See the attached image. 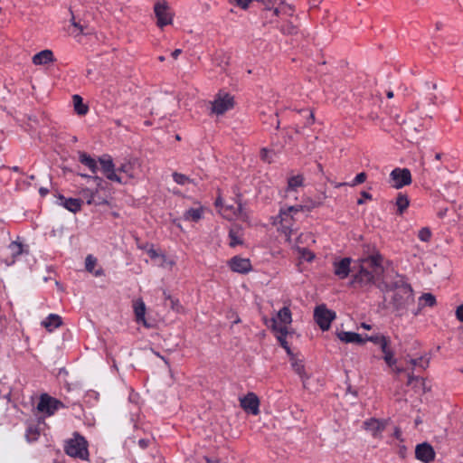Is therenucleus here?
<instances>
[{"label":"nucleus","mask_w":463,"mask_h":463,"mask_svg":"<svg viewBox=\"0 0 463 463\" xmlns=\"http://www.w3.org/2000/svg\"><path fill=\"white\" fill-rule=\"evenodd\" d=\"M382 260V256L378 253L362 259L358 270L353 275L351 284L360 288L376 285L383 291L396 290L393 302L397 309L412 302V288L402 277L397 276V279L392 284L380 281L383 273Z\"/></svg>","instance_id":"nucleus-1"},{"label":"nucleus","mask_w":463,"mask_h":463,"mask_svg":"<svg viewBox=\"0 0 463 463\" xmlns=\"http://www.w3.org/2000/svg\"><path fill=\"white\" fill-rule=\"evenodd\" d=\"M238 200L234 204H223L221 197H218L215 200V206L218 208L219 213L226 219L232 220H240L246 223H248V213L246 210L243 208L242 203L241 202V195H237Z\"/></svg>","instance_id":"nucleus-2"},{"label":"nucleus","mask_w":463,"mask_h":463,"mask_svg":"<svg viewBox=\"0 0 463 463\" xmlns=\"http://www.w3.org/2000/svg\"><path fill=\"white\" fill-rule=\"evenodd\" d=\"M64 449L70 457L82 460H87L89 458L88 442L78 433H74L73 438L66 441Z\"/></svg>","instance_id":"nucleus-3"},{"label":"nucleus","mask_w":463,"mask_h":463,"mask_svg":"<svg viewBox=\"0 0 463 463\" xmlns=\"http://www.w3.org/2000/svg\"><path fill=\"white\" fill-rule=\"evenodd\" d=\"M64 407L65 405L61 401L47 393H43L40 396V400L37 404V410L47 416L53 415L58 410Z\"/></svg>","instance_id":"nucleus-4"},{"label":"nucleus","mask_w":463,"mask_h":463,"mask_svg":"<svg viewBox=\"0 0 463 463\" xmlns=\"http://www.w3.org/2000/svg\"><path fill=\"white\" fill-rule=\"evenodd\" d=\"M234 107V99L229 93L217 94L212 103V112L216 115H222Z\"/></svg>","instance_id":"nucleus-5"},{"label":"nucleus","mask_w":463,"mask_h":463,"mask_svg":"<svg viewBox=\"0 0 463 463\" xmlns=\"http://www.w3.org/2000/svg\"><path fill=\"white\" fill-rule=\"evenodd\" d=\"M390 183L393 188L400 189L411 184V174L408 168H394L390 174Z\"/></svg>","instance_id":"nucleus-6"},{"label":"nucleus","mask_w":463,"mask_h":463,"mask_svg":"<svg viewBox=\"0 0 463 463\" xmlns=\"http://www.w3.org/2000/svg\"><path fill=\"white\" fill-rule=\"evenodd\" d=\"M335 317V313L327 309L325 305L318 306L315 308L314 318L323 331L329 329L331 322Z\"/></svg>","instance_id":"nucleus-7"},{"label":"nucleus","mask_w":463,"mask_h":463,"mask_svg":"<svg viewBox=\"0 0 463 463\" xmlns=\"http://www.w3.org/2000/svg\"><path fill=\"white\" fill-rule=\"evenodd\" d=\"M99 162L103 175L109 180L122 184V179L118 175H117L115 165L109 155H103L102 156H99Z\"/></svg>","instance_id":"nucleus-8"},{"label":"nucleus","mask_w":463,"mask_h":463,"mask_svg":"<svg viewBox=\"0 0 463 463\" xmlns=\"http://www.w3.org/2000/svg\"><path fill=\"white\" fill-rule=\"evenodd\" d=\"M154 12L157 19L156 24L160 28L172 24L173 16L169 12V8L165 1L157 2L155 5Z\"/></svg>","instance_id":"nucleus-9"},{"label":"nucleus","mask_w":463,"mask_h":463,"mask_svg":"<svg viewBox=\"0 0 463 463\" xmlns=\"http://www.w3.org/2000/svg\"><path fill=\"white\" fill-rule=\"evenodd\" d=\"M436 452L428 442L418 444L415 448V458L423 462L430 463L435 459Z\"/></svg>","instance_id":"nucleus-10"},{"label":"nucleus","mask_w":463,"mask_h":463,"mask_svg":"<svg viewBox=\"0 0 463 463\" xmlns=\"http://www.w3.org/2000/svg\"><path fill=\"white\" fill-rule=\"evenodd\" d=\"M351 258L335 260L333 262L334 274L340 279H346L351 272Z\"/></svg>","instance_id":"nucleus-11"},{"label":"nucleus","mask_w":463,"mask_h":463,"mask_svg":"<svg viewBox=\"0 0 463 463\" xmlns=\"http://www.w3.org/2000/svg\"><path fill=\"white\" fill-rule=\"evenodd\" d=\"M228 265L233 272L241 274H247L252 269L250 260L246 258H241L240 256L232 257L229 260Z\"/></svg>","instance_id":"nucleus-12"},{"label":"nucleus","mask_w":463,"mask_h":463,"mask_svg":"<svg viewBox=\"0 0 463 463\" xmlns=\"http://www.w3.org/2000/svg\"><path fill=\"white\" fill-rule=\"evenodd\" d=\"M241 408L251 413L252 415H258L260 413V400L258 396L253 392H249L243 398L241 399Z\"/></svg>","instance_id":"nucleus-13"},{"label":"nucleus","mask_w":463,"mask_h":463,"mask_svg":"<svg viewBox=\"0 0 463 463\" xmlns=\"http://www.w3.org/2000/svg\"><path fill=\"white\" fill-rule=\"evenodd\" d=\"M146 252L152 260H157L156 264L161 268L171 269L175 265V260L174 259L168 258L165 254L159 253L154 249L153 245H151V247L146 250Z\"/></svg>","instance_id":"nucleus-14"},{"label":"nucleus","mask_w":463,"mask_h":463,"mask_svg":"<svg viewBox=\"0 0 463 463\" xmlns=\"http://www.w3.org/2000/svg\"><path fill=\"white\" fill-rule=\"evenodd\" d=\"M8 250L12 256V259L10 260H6L7 265H12L14 263V259L18 257L19 255L23 253L28 252V245L24 244L23 241L20 240V237H17L15 241H13L8 245Z\"/></svg>","instance_id":"nucleus-15"},{"label":"nucleus","mask_w":463,"mask_h":463,"mask_svg":"<svg viewBox=\"0 0 463 463\" xmlns=\"http://www.w3.org/2000/svg\"><path fill=\"white\" fill-rule=\"evenodd\" d=\"M272 328L277 332V339L280 345L286 350L288 354H292L291 349L286 340L288 335V328L286 326H278V320L272 319Z\"/></svg>","instance_id":"nucleus-16"},{"label":"nucleus","mask_w":463,"mask_h":463,"mask_svg":"<svg viewBox=\"0 0 463 463\" xmlns=\"http://www.w3.org/2000/svg\"><path fill=\"white\" fill-rule=\"evenodd\" d=\"M310 234L311 233H300L299 237L297 240L296 246V250L299 255V258L308 262H311L315 259V254L307 248L300 246L299 243L302 241L304 236L308 237Z\"/></svg>","instance_id":"nucleus-17"},{"label":"nucleus","mask_w":463,"mask_h":463,"mask_svg":"<svg viewBox=\"0 0 463 463\" xmlns=\"http://www.w3.org/2000/svg\"><path fill=\"white\" fill-rule=\"evenodd\" d=\"M54 61L53 52L51 50H43L33 56V63L35 65H44Z\"/></svg>","instance_id":"nucleus-18"},{"label":"nucleus","mask_w":463,"mask_h":463,"mask_svg":"<svg viewBox=\"0 0 463 463\" xmlns=\"http://www.w3.org/2000/svg\"><path fill=\"white\" fill-rule=\"evenodd\" d=\"M364 429L372 433L373 437H378L384 430V423L376 419H370L364 421Z\"/></svg>","instance_id":"nucleus-19"},{"label":"nucleus","mask_w":463,"mask_h":463,"mask_svg":"<svg viewBox=\"0 0 463 463\" xmlns=\"http://www.w3.org/2000/svg\"><path fill=\"white\" fill-rule=\"evenodd\" d=\"M61 203L71 213H77L81 208V199L79 198H66L63 195L59 196Z\"/></svg>","instance_id":"nucleus-20"},{"label":"nucleus","mask_w":463,"mask_h":463,"mask_svg":"<svg viewBox=\"0 0 463 463\" xmlns=\"http://www.w3.org/2000/svg\"><path fill=\"white\" fill-rule=\"evenodd\" d=\"M134 313L136 317V321L137 323H142L144 326H146V305L142 299L135 300L133 303Z\"/></svg>","instance_id":"nucleus-21"},{"label":"nucleus","mask_w":463,"mask_h":463,"mask_svg":"<svg viewBox=\"0 0 463 463\" xmlns=\"http://www.w3.org/2000/svg\"><path fill=\"white\" fill-rule=\"evenodd\" d=\"M338 338L345 343H356L358 345H364L365 340L361 336V335L354 332H346L342 331L338 333Z\"/></svg>","instance_id":"nucleus-22"},{"label":"nucleus","mask_w":463,"mask_h":463,"mask_svg":"<svg viewBox=\"0 0 463 463\" xmlns=\"http://www.w3.org/2000/svg\"><path fill=\"white\" fill-rule=\"evenodd\" d=\"M61 324V317L56 314H50L44 320L42 321V326L45 327L49 332H52Z\"/></svg>","instance_id":"nucleus-23"},{"label":"nucleus","mask_w":463,"mask_h":463,"mask_svg":"<svg viewBox=\"0 0 463 463\" xmlns=\"http://www.w3.org/2000/svg\"><path fill=\"white\" fill-rule=\"evenodd\" d=\"M79 161L86 165L92 174H97L99 166L97 161L86 152H79Z\"/></svg>","instance_id":"nucleus-24"},{"label":"nucleus","mask_w":463,"mask_h":463,"mask_svg":"<svg viewBox=\"0 0 463 463\" xmlns=\"http://www.w3.org/2000/svg\"><path fill=\"white\" fill-rule=\"evenodd\" d=\"M327 194L326 191L321 192L319 194H317L315 198L311 199L308 198L307 201H305L306 203V212H310L315 208H317L321 205H323L324 201L327 198Z\"/></svg>","instance_id":"nucleus-25"},{"label":"nucleus","mask_w":463,"mask_h":463,"mask_svg":"<svg viewBox=\"0 0 463 463\" xmlns=\"http://www.w3.org/2000/svg\"><path fill=\"white\" fill-rule=\"evenodd\" d=\"M277 219H279V222L283 229H287L288 232H293V229L291 228V221L294 219L292 218V214L288 213L287 207L280 208Z\"/></svg>","instance_id":"nucleus-26"},{"label":"nucleus","mask_w":463,"mask_h":463,"mask_svg":"<svg viewBox=\"0 0 463 463\" xmlns=\"http://www.w3.org/2000/svg\"><path fill=\"white\" fill-rule=\"evenodd\" d=\"M290 362H291V366H292L294 372L298 375H299V377L302 380L308 378L306 374L305 365H304V363L302 360L297 359L296 356L292 354H290Z\"/></svg>","instance_id":"nucleus-27"},{"label":"nucleus","mask_w":463,"mask_h":463,"mask_svg":"<svg viewBox=\"0 0 463 463\" xmlns=\"http://www.w3.org/2000/svg\"><path fill=\"white\" fill-rule=\"evenodd\" d=\"M278 320L281 325L278 326H286L292 322V314L288 307H283L277 314Z\"/></svg>","instance_id":"nucleus-28"},{"label":"nucleus","mask_w":463,"mask_h":463,"mask_svg":"<svg viewBox=\"0 0 463 463\" xmlns=\"http://www.w3.org/2000/svg\"><path fill=\"white\" fill-rule=\"evenodd\" d=\"M72 100H73L74 110L76 111V113L78 115L84 116L88 113L89 107L83 103V99L80 95H78V94L73 95Z\"/></svg>","instance_id":"nucleus-29"},{"label":"nucleus","mask_w":463,"mask_h":463,"mask_svg":"<svg viewBox=\"0 0 463 463\" xmlns=\"http://www.w3.org/2000/svg\"><path fill=\"white\" fill-rule=\"evenodd\" d=\"M261 121L264 125H268L269 127H274L276 130H278L280 126V121L279 119L278 112H275L269 116L266 113H262L261 114Z\"/></svg>","instance_id":"nucleus-30"},{"label":"nucleus","mask_w":463,"mask_h":463,"mask_svg":"<svg viewBox=\"0 0 463 463\" xmlns=\"http://www.w3.org/2000/svg\"><path fill=\"white\" fill-rule=\"evenodd\" d=\"M203 216V208H190L184 213V219L185 221L198 222Z\"/></svg>","instance_id":"nucleus-31"},{"label":"nucleus","mask_w":463,"mask_h":463,"mask_svg":"<svg viewBox=\"0 0 463 463\" xmlns=\"http://www.w3.org/2000/svg\"><path fill=\"white\" fill-rule=\"evenodd\" d=\"M304 184V176L302 175H297L290 176L288 179L287 191H295L298 187H301Z\"/></svg>","instance_id":"nucleus-32"},{"label":"nucleus","mask_w":463,"mask_h":463,"mask_svg":"<svg viewBox=\"0 0 463 463\" xmlns=\"http://www.w3.org/2000/svg\"><path fill=\"white\" fill-rule=\"evenodd\" d=\"M436 298L431 293H424L419 298V306L420 307H434L436 305Z\"/></svg>","instance_id":"nucleus-33"},{"label":"nucleus","mask_w":463,"mask_h":463,"mask_svg":"<svg viewBox=\"0 0 463 463\" xmlns=\"http://www.w3.org/2000/svg\"><path fill=\"white\" fill-rule=\"evenodd\" d=\"M102 188V185L101 186H97L96 185V189L93 190V194H92V204L93 205H105V204H108V199H107V196L106 195H102L100 194L99 193V189Z\"/></svg>","instance_id":"nucleus-34"},{"label":"nucleus","mask_w":463,"mask_h":463,"mask_svg":"<svg viewBox=\"0 0 463 463\" xmlns=\"http://www.w3.org/2000/svg\"><path fill=\"white\" fill-rule=\"evenodd\" d=\"M409 364L411 365V369L413 371L416 367L426 369L429 366L430 360L428 358H425L423 356L419 358H413L409 361Z\"/></svg>","instance_id":"nucleus-35"},{"label":"nucleus","mask_w":463,"mask_h":463,"mask_svg":"<svg viewBox=\"0 0 463 463\" xmlns=\"http://www.w3.org/2000/svg\"><path fill=\"white\" fill-rule=\"evenodd\" d=\"M409 199L406 194L402 193L398 194L396 198V206L399 213H402L409 206Z\"/></svg>","instance_id":"nucleus-36"},{"label":"nucleus","mask_w":463,"mask_h":463,"mask_svg":"<svg viewBox=\"0 0 463 463\" xmlns=\"http://www.w3.org/2000/svg\"><path fill=\"white\" fill-rule=\"evenodd\" d=\"M25 437L27 441H36L40 437V430L36 426H29L26 430Z\"/></svg>","instance_id":"nucleus-37"},{"label":"nucleus","mask_w":463,"mask_h":463,"mask_svg":"<svg viewBox=\"0 0 463 463\" xmlns=\"http://www.w3.org/2000/svg\"><path fill=\"white\" fill-rule=\"evenodd\" d=\"M92 194L93 190L90 188H82L80 192V195L81 199V203L83 202H86L87 204L91 205L92 204Z\"/></svg>","instance_id":"nucleus-38"},{"label":"nucleus","mask_w":463,"mask_h":463,"mask_svg":"<svg viewBox=\"0 0 463 463\" xmlns=\"http://www.w3.org/2000/svg\"><path fill=\"white\" fill-rule=\"evenodd\" d=\"M305 206L306 203L288 206L287 211L288 213L292 214V218L295 219L300 213H307Z\"/></svg>","instance_id":"nucleus-39"},{"label":"nucleus","mask_w":463,"mask_h":463,"mask_svg":"<svg viewBox=\"0 0 463 463\" xmlns=\"http://www.w3.org/2000/svg\"><path fill=\"white\" fill-rule=\"evenodd\" d=\"M243 243L242 233H229V245L232 248Z\"/></svg>","instance_id":"nucleus-40"},{"label":"nucleus","mask_w":463,"mask_h":463,"mask_svg":"<svg viewBox=\"0 0 463 463\" xmlns=\"http://www.w3.org/2000/svg\"><path fill=\"white\" fill-rule=\"evenodd\" d=\"M116 171L118 173H124L128 177H133V165L130 162L121 164Z\"/></svg>","instance_id":"nucleus-41"},{"label":"nucleus","mask_w":463,"mask_h":463,"mask_svg":"<svg viewBox=\"0 0 463 463\" xmlns=\"http://www.w3.org/2000/svg\"><path fill=\"white\" fill-rule=\"evenodd\" d=\"M279 30L283 34L288 35H293L298 33V28L291 22H288L286 24H283Z\"/></svg>","instance_id":"nucleus-42"},{"label":"nucleus","mask_w":463,"mask_h":463,"mask_svg":"<svg viewBox=\"0 0 463 463\" xmlns=\"http://www.w3.org/2000/svg\"><path fill=\"white\" fill-rule=\"evenodd\" d=\"M253 1L254 0H227L229 4L235 5L242 10H247Z\"/></svg>","instance_id":"nucleus-43"},{"label":"nucleus","mask_w":463,"mask_h":463,"mask_svg":"<svg viewBox=\"0 0 463 463\" xmlns=\"http://www.w3.org/2000/svg\"><path fill=\"white\" fill-rule=\"evenodd\" d=\"M172 176H173L174 181L176 184H181V185H184L185 184L191 182V179L184 174L175 172V173H173Z\"/></svg>","instance_id":"nucleus-44"},{"label":"nucleus","mask_w":463,"mask_h":463,"mask_svg":"<svg viewBox=\"0 0 463 463\" xmlns=\"http://www.w3.org/2000/svg\"><path fill=\"white\" fill-rule=\"evenodd\" d=\"M383 358L386 364L391 368H392L397 363V360L394 357V353L392 350L390 352H385V354H383Z\"/></svg>","instance_id":"nucleus-45"},{"label":"nucleus","mask_w":463,"mask_h":463,"mask_svg":"<svg viewBox=\"0 0 463 463\" xmlns=\"http://www.w3.org/2000/svg\"><path fill=\"white\" fill-rule=\"evenodd\" d=\"M97 260L92 255H88L85 260V268L89 272H93Z\"/></svg>","instance_id":"nucleus-46"},{"label":"nucleus","mask_w":463,"mask_h":463,"mask_svg":"<svg viewBox=\"0 0 463 463\" xmlns=\"http://www.w3.org/2000/svg\"><path fill=\"white\" fill-rule=\"evenodd\" d=\"M387 336L380 334L372 335H366L365 338H364L365 341H369L373 343L374 345H380L383 339H385Z\"/></svg>","instance_id":"nucleus-47"},{"label":"nucleus","mask_w":463,"mask_h":463,"mask_svg":"<svg viewBox=\"0 0 463 463\" xmlns=\"http://www.w3.org/2000/svg\"><path fill=\"white\" fill-rule=\"evenodd\" d=\"M366 177H367L366 174L364 172H361L356 175V176L354 178L352 183L349 184V185L355 186L359 184H362L366 180Z\"/></svg>","instance_id":"nucleus-48"},{"label":"nucleus","mask_w":463,"mask_h":463,"mask_svg":"<svg viewBox=\"0 0 463 463\" xmlns=\"http://www.w3.org/2000/svg\"><path fill=\"white\" fill-rule=\"evenodd\" d=\"M390 345H391V339L389 336H387L385 339H383V341L379 345L380 348H381V351L383 352V354H385V352H390L392 351L391 347H390Z\"/></svg>","instance_id":"nucleus-49"},{"label":"nucleus","mask_w":463,"mask_h":463,"mask_svg":"<svg viewBox=\"0 0 463 463\" xmlns=\"http://www.w3.org/2000/svg\"><path fill=\"white\" fill-rule=\"evenodd\" d=\"M80 175L83 178L93 180L97 186H101L103 184V179L98 175H89L86 174H80Z\"/></svg>","instance_id":"nucleus-50"},{"label":"nucleus","mask_w":463,"mask_h":463,"mask_svg":"<svg viewBox=\"0 0 463 463\" xmlns=\"http://www.w3.org/2000/svg\"><path fill=\"white\" fill-rule=\"evenodd\" d=\"M270 12H271V17H270L269 22L272 23L273 17H278L280 14H282V9L279 6L274 5Z\"/></svg>","instance_id":"nucleus-51"},{"label":"nucleus","mask_w":463,"mask_h":463,"mask_svg":"<svg viewBox=\"0 0 463 463\" xmlns=\"http://www.w3.org/2000/svg\"><path fill=\"white\" fill-rule=\"evenodd\" d=\"M361 195H362V198L357 200V204H363L364 203V199H366V200H372L373 199L372 194L370 193L366 192V191H363L361 193Z\"/></svg>","instance_id":"nucleus-52"},{"label":"nucleus","mask_w":463,"mask_h":463,"mask_svg":"<svg viewBox=\"0 0 463 463\" xmlns=\"http://www.w3.org/2000/svg\"><path fill=\"white\" fill-rule=\"evenodd\" d=\"M455 315H456L457 319H458L459 322L463 323V304H462V305H459V306L456 308Z\"/></svg>","instance_id":"nucleus-53"},{"label":"nucleus","mask_w":463,"mask_h":463,"mask_svg":"<svg viewBox=\"0 0 463 463\" xmlns=\"http://www.w3.org/2000/svg\"><path fill=\"white\" fill-rule=\"evenodd\" d=\"M163 294H164V297H165V300H169L170 301L172 308H175V303L178 302V300L173 298L165 290H164Z\"/></svg>","instance_id":"nucleus-54"},{"label":"nucleus","mask_w":463,"mask_h":463,"mask_svg":"<svg viewBox=\"0 0 463 463\" xmlns=\"http://www.w3.org/2000/svg\"><path fill=\"white\" fill-rule=\"evenodd\" d=\"M281 9H282L283 14L289 15V16H291L293 14V9L290 5H285L283 4V6L281 7Z\"/></svg>","instance_id":"nucleus-55"},{"label":"nucleus","mask_w":463,"mask_h":463,"mask_svg":"<svg viewBox=\"0 0 463 463\" xmlns=\"http://www.w3.org/2000/svg\"><path fill=\"white\" fill-rule=\"evenodd\" d=\"M150 440L147 439H140L138 440V445L141 449H146L149 446Z\"/></svg>","instance_id":"nucleus-56"},{"label":"nucleus","mask_w":463,"mask_h":463,"mask_svg":"<svg viewBox=\"0 0 463 463\" xmlns=\"http://www.w3.org/2000/svg\"><path fill=\"white\" fill-rule=\"evenodd\" d=\"M432 233H418L419 238L422 241H429L431 238Z\"/></svg>","instance_id":"nucleus-57"},{"label":"nucleus","mask_w":463,"mask_h":463,"mask_svg":"<svg viewBox=\"0 0 463 463\" xmlns=\"http://www.w3.org/2000/svg\"><path fill=\"white\" fill-rule=\"evenodd\" d=\"M419 378L416 377L414 374H413V372L411 371V373H408V385L411 384L413 383V381L415 380H418Z\"/></svg>","instance_id":"nucleus-58"},{"label":"nucleus","mask_w":463,"mask_h":463,"mask_svg":"<svg viewBox=\"0 0 463 463\" xmlns=\"http://www.w3.org/2000/svg\"><path fill=\"white\" fill-rule=\"evenodd\" d=\"M314 123V114L312 111H308V118L307 120L306 126H310Z\"/></svg>","instance_id":"nucleus-59"},{"label":"nucleus","mask_w":463,"mask_h":463,"mask_svg":"<svg viewBox=\"0 0 463 463\" xmlns=\"http://www.w3.org/2000/svg\"><path fill=\"white\" fill-rule=\"evenodd\" d=\"M72 25H73L74 27L79 28L80 33L81 34H87V33H86V32L84 31L83 26H82V25H80V24L76 23L74 20L72 21Z\"/></svg>","instance_id":"nucleus-60"},{"label":"nucleus","mask_w":463,"mask_h":463,"mask_svg":"<svg viewBox=\"0 0 463 463\" xmlns=\"http://www.w3.org/2000/svg\"><path fill=\"white\" fill-rule=\"evenodd\" d=\"M269 151L266 148H263L260 152L261 158L265 161L270 162L268 158Z\"/></svg>","instance_id":"nucleus-61"},{"label":"nucleus","mask_w":463,"mask_h":463,"mask_svg":"<svg viewBox=\"0 0 463 463\" xmlns=\"http://www.w3.org/2000/svg\"><path fill=\"white\" fill-rule=\"evenodd\" d=\"M182 53V50L181 49H175V51H173L171 52V56L174 58V59H177L178 56Z\"/></svg>","instance_id":"nucleus-62"},{"label":"nucleus","mask_w":463,"mask_h":463,"mask_svg":"<svg viewBox=\"0 0 463 463\" xmlns=\"http://www.w3.org/2000/svg\"><path fill=\"white\" fill-rule=\"evenodd\" d=\"M39 194H41V196H45L49 194V189L48 188H45V187H41L39 189Z\"/></svg>","instance_id":"nucleus-63"},{"label":"nucleus","mask_w":463,"mask_h":463,"mask_svg":"<svg viewBox=\"0 0 463 463\" xmlns=\"http://www.w3.org/2000/svg\"><path fill=\"white\" fill-rule=\"evenodd\" d=\"M392 370L396 373H404L406 371L405 368L403 367H399V366H393L392 367Z\"/></svg>","instance_id":"nucleus-64"}]
</instances>
